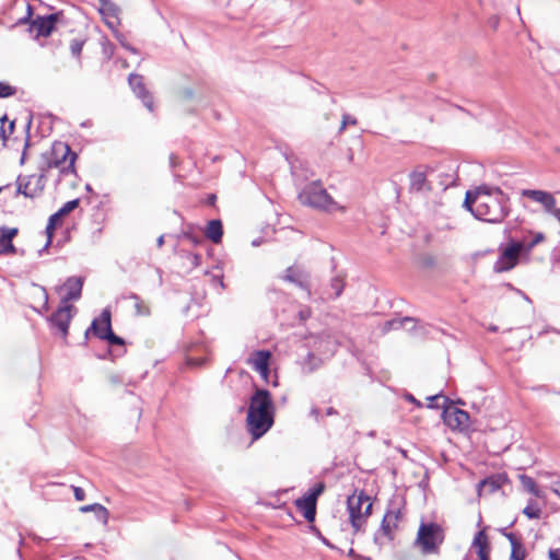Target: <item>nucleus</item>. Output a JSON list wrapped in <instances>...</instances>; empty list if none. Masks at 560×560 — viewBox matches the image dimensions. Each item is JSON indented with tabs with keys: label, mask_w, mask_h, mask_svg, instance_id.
I'll list each match as a JSON object with an SVG mask.
<instances>
[{
	"label": "nucleus",
	"mask_w": 560,
	"mask_h": 560,
	"mask_svg": "<svg viewBox=\"0 0 560 560\" xmlns=\"http://www.w3.org/2000/svg\"><path fill=\"white\" fill-rule=\"evenodd\" d=\"M4 124H5V120H0V137H2L3 141H5V139H7Z\"/></svg>",
	"instance_id": "49530a36"
},
{
	"label": "nucleus",
	"mask_w": 560,
	"mask_h": 560,
	"mask_svg": "<svg viewBox=\"0 0 560 560\" xmlns=\"http://www.w3.org/2000/svg\"><path fill=\"white\" fill-rule=\"evenodd\" d=\"M310 416L313 417L316 421L320 418V410L317 407H313L310 411Z\"/></svg>",
	"instance_id": "37998d69"
},
{
	"label": "nucleus",
	"mask_w": 560,
	"mask_h": 560,
	"mask_svg": "<svg viewBox=\"0 0 560 560\" xmlns=\"http://www.w3.org/2000/svg\"><path fill=\"white\" fill-rule=\"evenodd\" d=\"M318 363H319V360L313 353H308L306 361L304 363V370L307 373H311L317 369Z\"/></svg>",
	"instance_id": "f704fd0d"
},
{
	"label": "nucleus",
	"mask_w": 560,
	"mask_h": 560,
	"mask_svg": "<svg viewBox=\"0 0 560 560\" xmlns=\"http://www.w3.org/2000/svg\"><path fill=\"white\" fill-rule=\"evenodd\" d=\"M537 233L533 234L532 232L528 233V236H524L522 240H520L518 242H525V243H530L534 238H535V235Z\"/></svg>",
	"instance_id": "de8ad7c7"
},
{
	"label": "nucleus",
	"mask_w": 560,
	"mask_h": 560,
	"mask_svg": "<svg viewBox=\"0 0 560 560\" xmlns=\"http://www.w3.org/2000/svg\"><path fill=\"white\" fill-rule=\"evenodd\" d=\"M349 517L352 527L359 530L364 520L371 514L373 503L371 498L363 491L359 494L350 495L347 500Z\"/></svg>",
	"instance_id": "39448f33"
},
{
	"label": "nucleus",
	"mask_w": 560,
	"mask_h": 560,
	"mask_svg": "<svg viewBox=\"0 0 560 560\" xmlns=\"http://www.w3.org/2000/svg\"><path fill=\"white\" fill-rule=\"evenodd\" d=\"M523 514L532 520L539 518L541 510L536 504L529 503L527 506L524 508Z\"/></svg>",
	"instance_id": "473e14b6"
},
{
	"label": "nucleus",
	"mask_w": 560,
	"mask_h": 560,
	"mask_svg": "<svg viewBox=\"0 0 560 560\" xmlns=\"http://www.w3.org/2000/svg\"><path fill=\"white\" fill-rule=\"evenodd\" d=\"M93 322H98V329H104V324L102 323V314L100 315L98 318H95Z\"/></svg>",
	"instance_id": "864d4df0"
},
{
	"label": "nucleus",
	"mask_w": 560,
	"mask_h": 560,
	"mask_svg": "<svg viewBox=\"0 0 560 560\" xmlns=\"http://www.w3.org/2000/svg\"><path fill=\"white\" fill-rule=\"evenodd\" d=\"M298 198L302 205L317 210L326 212L346 211V208L335 201L319 182L307 184L300 191Z\"/></svg>",
	"instance_id": "f03ea898"
},
{
	"label": "nucleus",
	"mask_w": 560,
	"mask_h": 560,
	"mask_svg": "<svg viewBox=\"0 0 560 560\" xmlns=\"http://www.w3.org/2000/svg\"><path fill=\"white\" fill-rule=\"evenodd\" d=\"M429 172L428 166H417L409 174V190L411 192H421L431 190V186L427 179Z\"/></svg>",
	"instance_id": "dca6fc26"
},
{
	"label": "nucleus",
	"mask_w": 560,
	"mask_h": 560,
	"mask_svg": "<svg viewBox=\"0 0 560 560\" xmlns=\"http://www.w3.org/2000/svg\"><path fill=\"white\" fill-rule=\"evenodd\" d=\"M444 537V529L441 525L433 522H422L418 528L415 545L423 555L438 553Z\"/></svg>",
	"instance_id": "20e7f679"
},
{
	"label": "nucleus",
	"mask_w": 560,
	"mask_h": 560,
	"mask_svg": "<svg viewBox=\"0 0 560 560\" xmlns=\"http://www.w3.org/2000/svg\"><path fill=\"white\" fill-rule=\"evenodd\" d=\"M551 214H552V215H553V217L559 221V223H560V208H559V209H557V208L555 207V210L551 212Z\"/></svg>",
	"instance_id": "3c124183"
},
{
	"label": "nucleus",
	"mask_w": 560,
	"mask_h": 560,
	"mask_svg": "<svg viewBox=\"0 0 560 560\" xmlns=\"http://www.w3.org/2000/svg\"><path fill=\"white\" fill-rule=\"evenodd\" d=\"M406 399L416 404L418 407H421V402L418 401L412 395H410V394L406 395Z\"/></svg>",
	"instance_id": "09e8293b"
},
{
	"label": "nucleus",
	"mask_w": 560,
	"mask_h": 560,
	"mask_svg": "<svg viewBox=\"0 0 560 560\" xmlns=\"http://www.w3.org/2000/svg\"><path fill=\"white\" fill-rule=\"evenodd\" d=\"M523 483L532 493L537 494V487H536L535 481L532 478L524 477L523 478Z\"/></svg>",
	"instance_id": "4c0bfd02"
},
{
	"label": "nucleus",
	"mask_w": 560,
	"mask_h": 560,
	"mask_svg": "<svg viewBox=\"0 0 560 560\" xmlns=\"http://www.w3.org/2000/svg\"><path fill=\"white\" fill-rule=\"evenodd\" d=\"M156 244L158 247H162L164 245V235L158 237Z\"/></svg>",
	"instance_id": "6e6d98bb"
},
{
	"label": "nucleus",
	"mask_w": 560,
	"mask_h": 560,
	"mask_svg": "<svg viewBox=\"0 0 560 560\" xmlns=\"http://www.w3.org/2000/svg\"><path fill=\"white\" fill-rule=\"evenodd\" d=\"M544 238V234L539 232L530 243L511 241L495 261L494 270L497 272L511 270L516 266L520 255L528 254L537 244L542 242Z\"/></svg>",
	"instance_id": "7ed1b4c3"
},
{
	"label": "nucleus",
	"mask_w": 560,
	"mask_h": 560,
	"mask_svg": "<svg viewBox=\"0 0 560 560\" xmlns=\"http://www.w3.org/2000/svg\"><path fill=\"white\" fill-rule=\"evenodd\" d=\"M79 206V199H73L70 201H67L56 213L51 214L48 219V223L46 226V234H47V243L45 247H48L52 241L54 231L59 223L60 220H62V217L67 215L71 211H73Z\"/></svg>",
	"instance_id": "2eb2a0df"
},
{
	"label": "nucleus",
	"mask_w": 560,
	"mask_h": 560,
	"mask_svg": "<svg viewBox=\"0 0 560 560\" xmlns=\"http://www.w3.org/2000/svg\"><path fill=\"white\" fill-rule=\"evenodd\" d=\"M126 298L133 301L135 313L137 316H149L151 314L149 305L141 300L138 294L129 293Z\"/></svg>",
	"instance_id": "c85d7f7f"
},
{
	"label": "nucleus",
	"mask_w": 560,
	"mask_h": 560,
	"mask_svg": "<svg viewBox=\"0 0 560 560\" xmlns=\"http://www.w3.org/2000/svg\"><path fill=\"white\" fill-rule=\"evenodd\" d=\"M272 413L273 402L270 393L267 389H257L250 398L247 412Z\"/></svg>",
	"instance_id": "ddd939ff"
},
{
	"label": "nucleus",
	"mask_w": 560,
	"mask_h": 560,
	"mask_svg": "<svg viewBox=\"0 0 560 560\" xmlns=\"http://www.w3.org/2000/svg\"><path fill=\"white\" fill-rule=\"evenodd\" d=\"M325 485L323 482L316 483L307 493H305L307 497H313L315 501H317V498L324 492Z\"/></svg>",
	"instance_id": "c9c22d12"
},
{
	"label": "nucleus",
	"mask_w": 560,
	"mask_h": 560,
	"mask_svg": "<svg viewBox=\"0 0 560 560\" xmlns=\"http://www.w3.org/2000/svg\"><path fill=\"white\" fill-rule=\"evenodd\" d=\"M46 177L44 173L19 176L16 179V192L26 198H36L45 189Z\"/></svg>",
	"instance_id": "423d86ee"
},
{
	"label": "nucleus",
	"mask_w": 560,
	"mask_h": 560,
	"mask_svg": "<svg viewBox=\"0 0 560 560\" xmlns=\"http://www.w3.org/2000/svg\"><path fill=\"white\" fill-rule=\"evenodd\" d=\"M84 46V40L80 38H74L70 42V51L72 56L80 57L82 49Z\"/></svg>",
	"instance_id": "72a5a7b5"
},
{
	"label": "nucleus",
	"mask_w": 560,
	"mask_h": 560,
	"mask_svg": "<svg viewBox=\"0 0 560 560\" xmlns=\"http://www.w3.org/2000/svg\"><path fill=\"white\" fill-rule=\"evenodd\" d=\"M13 128H14V122L10 121L9 122V131L12 132Z\"/></svg>",
	"instance_id": "13d9d810"
},
{
	"label": "nucleus",
	"mask_w": 560,
	"mask_h": 560,
	"mask_svg": "<svg viewBox=\"0 0 560 560\" xmlns=\"http://www.w3.org/2000/svg\"><path fill=\"white\" fill-rule=\"evenodd\" d=\"M83 287V279L80 277H70L57 290L63 293L61 296V304H69L70 301H77L81 298Z\"/></svg>",
	"instance_id": "4468645a"
},
{
	"label": "nucleus",
	"mask_w": 560,
	"mask_h": 560,
	"mask_svg": "<svg viewBox=\"0 0 560 560\" xmlns=\"http://www.w3.org/2000/svg\"><path fill=\"white\" fill-rule=\"evenodd\" d=\"M491 487V490L494 491L495 489L499 488V486L495 483L494 480L492 479H485L480 482V487Z\"/></svg>",
	"instance_id": "a19ab883"
},
{
	"label": "nucleus",
	"mask_w": 560,
	"mask_h": 560,
	"mask_svg": "<svg viewBox=\"0 0 560 560\" xmlns=\"http://www.w3.org/2000/svg\"><path fill=\"white\" fill-rule=\"evenodd\" d=\"M357 124H358L357 118H354L353 116H351L349 114H343L341 124L338 129V133L341 135L348 126H355Z\"/></svg>",
	"instance_id": "2f4dec72"
},
{
	"label": "nucleus",
	"mask_w": 560,
	"mask_h": 560,
	"mask_svg": "<svg viewBox=\"0 0 560 560\" xmlns=\"http://www.w3.org/2000/svg\"><path fill=\"white\" fill-rule=\"evenodd\" d=\"M336 413H337V411L332 407H329L326 409V416H334Z\"/></svg>",
	"instance_id": "5fc2aeb1"
},
{
	"label": "nucleus",
	"mask_w": 560,
	"mask_h": 560,
	"mask_svg": "<svg viewBox=\"0 0 560 560\" xmlns=\"http://www.w3.org/2000/svg\"><path fill=\"white\" fill-rule=\"evenodd\" d=\"M74 310V306L71 304H61L49 317L51 326L59 330L62 338H66L68 335L69 325L73 316L72 311Z\"/></svg>",
	"instance_id": "9d476101"
},
{
	"label": "nucleus",
	"mask_w": 560,
	"mask_h": 560,
	"mask_svg": "<svg viewBox=\"0 0 560 560\" xmlns=\"http://www.w3.org/2000/svg\"><path fill=\"white\" fill-rule=\"evenodd\" d=\"M129 84L132 89V91L136 93V95L142 100L143 105L149 109L153 110V97L151 94L147 91L143 78L139 74H130L129 75Z\"/></svg>",
	"instance_id": "6ab92c4d"
},
{
	"label": "nucleus",
	"mask_w": 560,
	"mask_h": 560,
	"mask_svg": "<svg viewBox=\"0 0 560 560\" xmlns=\"http://www.w3.org/2000/svg\"><path fill=\"white\" fill-rule=\"evenodd\" d=\"M306 278H307V276L304 272V270L301 269L300 267H295V266L289 267L285 270V275L283 276V279L285 281L295 283L301 288H306V284H305Z\"/></svg>",
	"instance_id": "393cba45"
},
{
	"label": "nucleus",
	"mask_w": 560,
	"mask_h": 560,
	"mask_svg": "<svg viewBox=\"0 0 560 560\" xmlns=\"http://www.w3.org/2000/svg\"><path fill=\"white\" fill-rule=\"evenodd\" d=\"M58 14H49L46 16H36L30 24L28 31L35 38L40 36L47 37L55 30Z\"/></svg>",
	"instance_id": "f8f14e48"
},
{
	"label": "nucleus",
	"mask_w": 560,
	"mask_h": 560,
	"mask_svg": "<svg viewBox=\"0 0 560 560\" xmlns=\"http://www.w3.org/2000/svg\"><path fill=\"white\" fill-rule=\"evenodd\" d=\"M509 201L499 187L480 186L466 192L464 207L478 220L501 223L510 213Z\"/></svg>",
	"instance_id": "f257e3e1"
},
{
	"label": "nucleus",
	"mask_w": 560,
	"mask_h": 560,
	"mask_svg": "<svg viewBox=\"0 0 560 560\" xmlns=\"http://www.w3.org/2000/svg\"><path fill=\"white\" fill-rule=\"evenodd\" d=\"M170 161H171V164L174 166L175 165V155L174 154H172L170 156Z\"/></svg>",
	"instance_id": "4d7b16f0"
},
{
	"label": "nucleus",
	"mask_w": 560,
	"mask_h": 560,
	"mask_svg": "<svg viewBox=\"0 0 560 560\" xmlns=\"http://www.w3.org/2000/svg\"><path fill=\"white\" fill-rule=\"evenodd\" d=\"M479 560H490V553H477Z\"/></svg>",
	"instance_id": "603ef678"
},
{
	"label": "nucleus",
	"mask_w": 560,
	"mask_h": 560,
	"mask_svg": "<svg viewBox=\"0 0 560 560\" xmlns=\"http://www.w3.org/2000/svg\"><path fill=\"white\" fill-rule=\"evenodd\" d=\"M2 191V187H0V192Z\"/></svg>",
	"instance_id": "052dcab7"
},
{
	"label": "nucleus",
	"mask_w": 560,
	"mask_h": 560,
	"mask_svg": "<svg viewBox=\"0 0 560 560\" xmlns=\"http://www.w3.org/2000/svg\"><path fill=\"white\" fill-rule=\"evenodd\" d=\"M442 417L444 423L452 430L464 431L469 427V415L465 410L455 407H445Z\"/></svg>",
	"instance_id": "1a4fd4ad"
},
{
	"label": "nucleus",
	"mask_w": 560,
	"mask_h": 560,
	"mask_svg": "<svg viewBox=\"0 0 560 560\" xmlns=\"http://www.w3.org/2000/svg\"><path fill=\"white\" fill-rule=\"evenodd\" d=\"M523 197L529 198L533 201L540 203L545 211L551 213L556 207V198L551 192L538 189H523L521 191Z\"/></svg>",
	"instance_id": "f3484780"
},
{
	"label": "nucleus",
	"mask_w": 560,
	"mask_h": 560,
	"mask_svg": "<svg viewBox=\"0 0 560 560\" xmlns=\"http://www.w3.org/2000/svg\"><path fill=\"white\" fill-rule=\"evenodd\" d=\"M402 517L401 510L399 508H390L385 513L381 529L385 536L393 538L394 532L398 528V524Z\"/></svg>",
	"instance_id": "aec40b11"
},
{
	"label": "nucleus",
	"mask_w": 560,
	"mask_h": 560,
	"mask_svg": "<svg viewBox=\"0 0 560 560\" xmlns=\"http://www.w3.org/2000/svg\"><path fill=\"white\" fill-rule=\"evenodd\" d=\"M54 163L61 166L62 172L73 171L77 154L63 142L55 143L52 147Z\"/></svg>",
	"instance_id": "6e6552de"
},
{
	"label": "nucleus",
	"mask_w": 560,
	"mask_h": 560,
	"mask_svg": "<svg viewBox=\"0 0 560 560\" xmlns=\"http://www.w3.org/2000/svg\"><path fill=\"white\" fill-rule=\"evenodd\" d=\"M38 289L40 290L42 294H43V299H44V306L47 308V305H48V294L46 292V289L43 288V287H38Z\"/></svg>",
	"instance_id": "a18cd8bd"
},
{
	"label": "nucleus",
	"mask_w": 560,
	"mask_h": 560,
	"mask_svg": "<svg viewBox=\"0 0 560 560\" xmlns=\"http://www.w3.org/2000/svg\"><path fill=\"white\" fill-rule=\"evenodd\" d=\"M110 311L105 308L102 311V323L104 324V329H98V322H92L91 328L96 337L102 340L108 341L110 345H124V340L116 336L112 330L110 324Z\"/></svg>",
	"instance_id": "9b49d317"
},
{
	"label": "nucleus",
	"mask_w": 560,
	"mask_h": 560,
	"mask_svg": "<svg viewBox=\"0 0 560 560\" xmlns=\"http://www.w3.org/2000/svg\"><path fill=\"white\" fill-rule=\"evenodd\" d=\"M316 502L312 497L304 494L296 499L295 505L298 510L303 514L307 522H314L316 515Z\"/></svg>",
	"instance_id": "5701e85b"
},
{
	"label": "nucleus",
	"mask_w": 560,
	"mask_h": 560,
	"mask_svg": "<svg viewBox=\"0 0 560 560\" xmlns=\"http://www.w3.org/2000/svg\"><path fill=\"white\" fill-rule=\"evenodd\" d=\"M15 89L7 83L0 82V98L12 96Z\"/></svg>",
	"instance_id": "e433bc0d"
},
{
	"label": "nucleus",
	"mask_w": 560,
	"mask_h": 560,
	"mask_svg": "<svg viewBox=\"0 0 560 560\" xmlns=\"http://www.w3.org/2000/svg\"><path fill=\"white\" fill-rule=\"evenodd\" d=\"M329 287H330V290H331V293L329 294V296L332 298V299L339 298L340 294L342 293L343 287H345L343 278L340 277V276L334 277L330 280Z\"/></svg>",
	"instance_id": "7c9ffc66"
},
{
	"label": "nucleus",
	"mask_w": 560,
	"mask_h": 560,
	"mask_svg": "<svg viewBox=\"0 0 560 560\" xmlns=\"http://www.w3.org/2000/svg\"><path fill=\"white\" fill-rule=\"evenodd\" d=\"M502 534L511 544V560H524L526 551L522 541L513 533H505L502 530Z\"/></svg>",
	"instance_id": "b1692460"
},
{
	"label": "nucleus",
	"mask_w": 560,
	"mask_h": 560,
	"mask_svg": "<svg viewBox=\"0 0 560 560\" xmlns=\"http://www.w3.org/2000/svg\"><path fill=\"white\" fill-rule=\"evenodd\" d=\"M247 430L254 440L261 438L273 424L272 413L247 412Z\"/></svg>",
	"instance_id": "0eeeda50"
},
{
	"label": "nucleus",
	"mask_w": 560,
	"mask_h": 560,
	"mask_svg": "<svg viewBox=\"0 0 560 560\" xmlns=\"http://www.w3.org/2000/svg\"><path fill=\"white\" fill-rule=\"evenodd\" d=\"M299 315L302 320H305L311 316V311L308 308L302 310Z\"/></svg>",
	"instance_id": "c03bdc74"
},
{
	"label": "nucleus",
	"mask_w": 560,
	"mask_h": 560,
	"mask_svg": "<svg viewBox=\"0 0 560 560\" xmlns=\"http://www.w3.org/2000/svg\"><path fill=\"white\" fill-rule=\"evenodd\" d=\"M223 235L222 223L220 220L209 221L206 229V236L213 243H220Z\"/></svg>",
	"instance_id": "bb28decb"
},
{
	"label": "nucleus",
	"mask_w": 560,
	"mask_h": 560,
	"mask_svg": "<svg viewBox=\"0 0 560 560\" xmlns=\"http://www.w3.org/2000/svg\"><path fill=\"white\" fill-rule=\"evenodd\" d=\"M271 353L267 350H259L254 352L249 359L248 364L260 374V376L268 381L269 376V360H270Z\"/></svg>",
	"instance_id": "a211bd4d"
},
{
	"label": "nucleus",
	"mask_w": 560,
	"mask_h": 560,
	"mask_svg": "<svg viewBox=\"0 0 560 560\" xmlns=\"http://www.w3.org/2000/svg\"><path fill=\"white\" fill-rule=\"evenodd\" d=\"M409 322H411V318H409V317L394 318L390 320H386L381 326V332L384 335L390 330H397V329L401 328L406 323H409Z\"/></svg>",
	"instance_id": "c756f323"
},
{
	"label": "nucleus",
	"mask_w": 560,
	"mask_h": 560,
	"mask_svg": "<svg viewBox=\"0 0 560 560\" xmlns=\"http://www.w3.org/2000/svg\"><path fill=\"white\" fill-rule=\"evenodd\" d=\"M100 13L104 16L106 24L114 27L119 24V7L112 0H98Z\"/></svg>",
	"instance_id": "412c9836"
},
{
	"label": "nucleus",
	"mask_w": 560,
	"mask_h": 560,
	"mask_svg": "<svg viewBox=\"0 0 560 560\" xmlns=\"http://www.w3.org/2000/svg\"><path fill=\"white\" fill-rule=\"evenodd\" d=\"M443 399L445 402L448 401V398L442 396V395H434V396H431L428 398L429 400V404H428V407L429 408H438V405L435 404V401H438L439 399Z\"/></svg>",
	"instance_id": "58836bf2"
},
{
	"label": "nucleus",
	"mask_w": 560,
	"mask_h": 560,
	"mask_svg": "<svg viewBox=\"0 0 560 560\" xmlns=\"http://www.w3.org/2000/svg\"><path fill=\"white\" fill-rule=\"evenodd\" d=\"M548 555L550 560H560V548L550 549Z\"/></svg>",
	"instance_id": "79ce46f5"
},
{
	"label": "nucleus",
	"mask_w": 560,
	"mask_h": 560,
	"mask_svg": "<svg viewBox=\"0 0 560 560\" xmlns=\"http://www.w3.org/2000/svg\"><path fill=\"white\" fill-rule=\"evenodd\" d=\"M200 259H201V256L199 254H194L192 255V264L195 266H198L200 264Z\"/></svg>",
	"instance_id": "8fccbe9b"
},
{
	"label": "nucleus",
	"mask_w": 560,
	"mask_h": 560,
	"mask_svg": "<svg viewBox=\"0 0 560 560\" xmlns=\"http://www.w3.org/2000/svg\"><path fill=\"white\" fill-rule=\"evenodd\" d=\"M471 547L476 553H490V544L485 529L475 535Z\"/></svg>",
	"instance_id": "a878e982"
},
{
	"label": "nucleus",
	"mask_w": 560,
	"mask_h": 560,
	"mask_svg": "<svg viewBox=\"0 0 560 560\" xmlns=\"http://www.w3.org/2000/svg\"><path fill=\"white\" fill-rule=\"evenodd\" d=\"M125 47H126L127 49H129L130 51L136 52V49H135V48H132V47H130V46H128V45H125Z\"/></svg>",
	"instance_id": "bf43d9fd"
},
{
	"label": "nucleus",
	"mask_w": 560,
	"mask_h": 560,
	"mask_svg": "<svg viewBox=\"0 0 560 560\" xmlns=\"http://www.w3.org/2000/svg\"><path fill=\"white\" fill-rule=\"evenodd\" d=\"M90 511H95L96 518L103 524L106 525L108 523V510L98 503H93L89 505H83L80 508V512L88 513Z\"/></svg>",
	"instance_id": "cd10ccee"
},
{
	"label": "nucleus",
	"mask_w": 560,
	"mask_h": 560,
	"mask_svg": "<svg viewBox=\"0 0 560 560\" xmlns=\"http://www.w3.org/2000/svg\"><path fill=\"white\" fill-rule=\"evenodd\" d=\"M72 489L77 501H83L85 499V492L82 488L73 486Z\"/></svg>",
	"instance_id": "ea45409f"
},
{
	"label": "nucleus",
	"mask_w": 560,
	"mask_h": 560,
	"mask_svg": "<svg viewBox=\"0 0 560 560\" xmlns=\"http://www.w3.org/2000/svg\"><path fill=\"white\" fill-rule=\"evenodd\" d=\"M16 228H1L0 229V255L14 254L15 247L12 240L16 236Z\"/></svg>",
	"instance_id": "4be33fe9"
}]
</instances>
